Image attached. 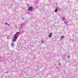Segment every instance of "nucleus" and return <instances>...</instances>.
<instances>
[{
	"label": "nucleus",
	"mask_w": 78,
	"mask_h": 78,
	"mask_svg": "<svg viewBox=\"0 0 78 78\" xmlns=\"http://www.w3.org/2000/svg\"><path fill=\"white\" fill-rule=\"evenodd\" d=\"M16 38H16L14 37L13 38V41H12L13 42H15V41H16Z\"/></svg>",
	"instance_id": "obj_6"
},
{
	"label": "nucleus",
	"mask_w": 78,
	"mask_h": 78,
	"mask_svg": "<svg viewBox=\"0 0 78 78\" xmlns=\"http://www.w3.org/2000/svg\"><path fill=\"white\" fill-rule=\"evenodd\" d=\"M44 40H42L41 41V44H43V43H44Z\"/></svg>",
	"instance_id": "obj_11"
},
{
	"label": "nucleus",
	"mask_w": 78,
	"mask_h": 78,
	"mask_svg": "<svg viewBox=\"0 0 78 78\" xmlns=\"http://www.w3.org/2000/svg\"><path fill=\"white\" fill-rule=\"evenodd\" d=\"M68 58H70V56H68Z\"/></svg>",
	"instance_id": "obj_15"
},
{
	"label": "nucleus",
	"mask_w": 78,
	"mask_h": 78,
	"mask_svg": "<svg viewBox=\"0 0 78 78\" xmlns=\"http://www.w3.org/2000/svg\"><path fill=\"white\" fill-rule=\"evenodd\" d=\"M6 73H8V72H6Z\"/></svg>",
	"instance_id": "obj_18"
},
{
	"label": "nucleus",
	"mask_w": 78,
	"mask_h": 78,
	"mask_svg": "<svg viewBox=\"0 0 78 78\" xmlns=\"http://www.w3.org/2000/svg\"><path fill=\"white\" fill-rule=\"evenodd\" d=\"M17 34H15V36H14V37L15 38H17V36L16 35Z\"/></svg>",
	"instance_id": "obj_9"
},
{
	"label": "nucleus",
	"mask_w": 78,
	"mask_h": 78,
	"mask_svg": "<svg viewBox=\"0 0 78 78\" xmlns=\"http://www.w3.org/2000/svg\"><path fill=\"white\" fill-rule=\"evenodd\" d=\"M5 24L6 25H8V23L6 22H5Z\"/></svg>",
	"instance_id": "obj_13"
},
{
	"label": "nucleus",
	"mask_w": 78,
	"mask_h": 78,
	"mask_svg": "<svg viewBox=\"0 0 78 78\" xmlns=\"http://www.w3.org/2000/svg\"><path fill=\"white\" fill-rule=\"evenodd\" d=\"M60 38H61L60 40L61 41H62V39H63L64 38V36H62L60 37Z\"/></svg>",
	"instance_id": "obj_4"
},
{
	"label": "nucleus",
	"mask_w": 78,
	"mask_h": 78,
	"mask_svg": "<svg viewBox=\"0 0 78 78\" xmlns=\"http://www.w3.org/2000/svg\"><path fill=\"white\" fill-rule=\"evenodd\" d=\"M59 66L61 65V63H59Z\"/></svg>",
	"instance_id": "obj_17"
},
{
	"label": "nucleus",
	"mask_w": 78,
	"mask_h": 78,
	"mask_svg": "<svg viewBox=\"0 0 78 78\" xmlns=\"http://www.w3.org/2000/svg\"><path fill=\"white\" fill-rule=\"evenodd\" d=\"M64 23H65L66 25H67V23L66 22H64Z\"/></svg>",
	"instance_id": "obj_12"
},
{
	"label": "nucleus",
	"mask_w": 78,
	"mask_h": 78,
	"mask_svg": "<svg viewBox=\"0 0 78 78\" xmlns=\"http://www.w3.org/2000/svg\"><path fill=\"white\" fill-rule=\"evenodd\" d=\"M52 36H53V33H51L49 34L48 36L49 37H52Z\"/></svg>",
	"instance_id": "obj_3"
},
{
	"label": "nucleus",
	"mask_w": 78,
	"mask_h": 78,
	"mask_svg": "<svg viewBox=\"0 0 78 78\" xmlns=\"http://www.w3.org/2000/svg\"><path fill=\"white\" fill-rule=\"evenodd\" d=\"M20 33V32H17L16 34H18V33Z\"/></svg>",
	"instance_id": "obj_8"
},
{
	"label": "nucleus",
	"mask_w": 78,
	"mask_h": 78,
	"mask_svg": "<svg viewBox=\"0 0 78 78\" xmlns=\"http://www.w3.org/2000/svg\"><path fill=\"white\" fill-rule=\"evenodd\" d=\"M57 11H58V9H56L55 10V12H56Z\"/></svg>",
	"instance_id": "obj_10"
},
{
	"label": "nucleus",
	"mask_w": 78,
	"mask_h": 78,
	"mask_svg": "<svg viewBox=\"0 0 78 78\" xmlns=\"http://www.w3.org/2000/svg\"><path fill=\"white\" fill-rule=\"evenodd\" d=\"M3 57H2L1 58H0V60L1 61H4V60H3Z\"/></svg>",
	"instance_id": "obj_7"
},
{
	"label": "nucleus",
	"mask_w": 78,
	"mask_h": 78,
	"mask_svg": "<svg viewBox=\"0 0 78 78\" xmlns=\"http://www.w3.org/2000/svg\"><path fill=\"white\" fill-rule=\"evenodd\" d=\"M24 25V24H21V26H22V25Z\"/></svg>",
	"instance_id": "obj_14"
},
{
	"label": "nucleus",
	"mask_w": 78,
	"mask_h": 78,
	"mask_svg": "<svg viewBox=\"0 0 78 78\" xmlns=\"http://www.w3.org/2000/svg\"><path fill=\"white\" fill-rule=\"evenodd\" d=\"M32 10H33V7H29L28 8V11H32Z\"/></svg>",
	"instance_id": "obj_1"
},
{
	"label": "nucleus",
	"mask_w": 78,
	"mask_h": 78,
	"mask_svg": "<svg viewBox=\"0 0 78 78\" xmlns=\"http://www.w3.org/2000/svg\"><path fill=\"white\" fill-rule=\"evenodd\" d=\"M7 25H8V26H10V25H9V24H7Z\"/></svg>",
	"instance_id": "obj_16"
},
{
	"label": "nucleus",
	"mask_w": 78,
	"mask_h": 78,
	"mask_svg": "<svg viewBox=\"0 0 78 78\" xmlns=\"http://www.w3.org/2000/svg\"><path fill=\"white\" fill-rule=\"evenodd\" d=\"M11 46L12 48L14 47L15 45H14V42H12L11 43Z\"/></svg>",
	"instance_id": "obj_2"
},
{
	"label": "nucleus",
	"mask_w": 78,
	"mask_h": 78,
	"mask_svg": "<svg viewBox=\"0 0 78 78\" xmlns=\"http://www.w3.org/2000/svg\"><path fill=\"white\" fill-rule=\"evenodd\" d=\"M62 20L64 21V22H65V17H64L63 16H62L61 17Z\"/></svg>",
	"instance_id": "obj_5"
}]
</instances>
